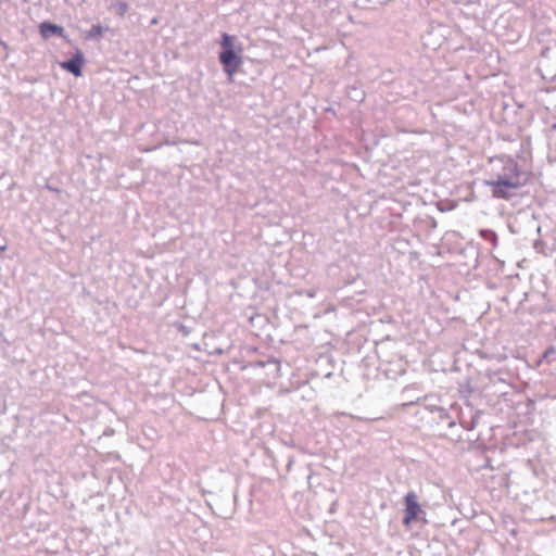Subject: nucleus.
<instances>
[{
  "mask_svg": "<svg viewBox=\"0 0 556 556\" xmlns=\"http://www.w3.org/2000/svg\"><path fill=\"white\" fill-rule=\"evenodd\" d=\"M404 518L403 525L406 528H409L414 521L422 520L426 521L425 516L426 513L421 508L418 496L414 492H408L404 497Z\"/></svg>",
  "mask_w": 556,
  "mask_h": 556,
  "instance_id": "1",
  "label": "nucleus"
},
{
  "mask_svg": "<svg viewBox=\"0 0 556 556\" xmlns=\"http://www.w3.org/2000/svg\"><path fill=\"white\" fill-rule=\"evenodd\" d=\"M486 185L492 188V195L497 199L508 200L513 195V190H517L523 186V182H518L516 178L511 180H496L486 181Z\"/></svg>",
  "mask_w": 556,
  "mask_h": 556,
  "instance_id": "2",
  "label": "nucleus"
},
{
  "mask_svg": "<svg viewBox=\"0 0 556 556\" xmlns=\"http://www.w3.org/2000/svg\"><path fill=\"white\" fill-rule=\"evenodd\" d=\"M219 61L229 75L235 74L241 65V56L237 54L235 49L223 50L219 54Z\"/></svg>",
  "mask_w": 556,
  "mask_h": 556,
  "instance_id": "3",
  "label": "nucleus"
},
{
  "mask_svg": "<svg viewBox=\"0 0 556 556\" xmlns=\"http://www.w3.org/2000/svg\"><path fill=\"white\" fill-rule=\"evenodd\" d=\"M503 180H511L516 178L518 182H523V186L527 182V179L523 178L519 165L516 161L509 159L504 163L503 166V175L498 176Z\"/></svg>",
  "mask_w": 556,
  "mask_h": 556,
  "instance_id": "4",
  "label": "nucleus"
},
{
  "mask_svg": "<svg viewBox=\"0 0 556 556\" xmlns=\"http://www.w3.org/2000/svg\"><path fill=\"white\" fill-rule=\"evenodd\" d=\"M84 53L80 50H78L74 58L61 63V67L72 73L76 77H79L81 75V66L84 64Z\"/></svg>",
  "mask_w": 556,
  "mask_h": 556,
  "instance_id": "5",
  "label": "nucleus"
},
{
  "mask_svg": "<svg viewBox=\"0 0 556 556\" xmlns=\"http://www.w3.org/2000/svg\"><path fill=\"white\" fill-rule=\"evenodd\" d=\"M40 34L45 39L50 38L51 36L55 35L59 37H64V29L63 27L52 24V23H41L39 26Z\"/></svg>",
  "mask_w": 556,
  "mask_h": 556,
  "instance_id": "6",
  "label": "nucleus"
},
{
  "mask_svg": "<svg viewBox=\"0 0 556 556\" xmlns=\"http://www.w3.org/2000/svg\"><path fill=\"white\" fill-rule=\"evenodd\" d=\"M104 28L100 25H93L87 33L86 38L97 39L102 36Z\"/></svg>",
  "mask_w": 556,
  "mask_h": 556,
  "instance_id": "7",
  "label": "nucleus"
},
{
  "mask_svg": "<svg viewBox=\"0 0 556 556\" xmlns=\"http://www.w3.org/2000/svg\"><path fill=\"white\" fill-rule=\"evenodd\" d=\"M236 40V37L230 36L228 34H223L220 46L226 49H235L233 41Z\"/></svg>",
  "mask_w": 556,
  "mask_h": 556,
  "instance_id": "8",
  "label": "nucleus"
},
{
  "mask_svg": "<svg viewBox=\"0 0 556 556\" xmlns=\"http://www.w3.org/2000/svg\"><path fill=\"white\" fill-rule=\"evenodd\" d=\"M117 9H118V14L119 15H124L125 12L128 10V5L126 2H123V1H119L117 4H116Z\"/></svg>",
  "mask_w": 556,
  "mask_h": 556,
  "instance_id": "9",
  "label": "nucleus"
},
{
  "mask_svg": "<svg viewBox=\"0 0 556 556\" xmlns=\"http://www.w3.org/2000/svg\"><path fill=\"white\" fill-rule=\"evenodd\" d=\"M553 353H554V349H553V348H551V349H548V350H546V351H545V353H544V357H547L548 355H551V354H553Z\"/></svg>",
  "mask_w": 556,
  "mask_h": 556,
  "instance_id": "10",
  "label": "nucleus"
},
{
  "mask_svg": "<svg viewBox=\"0 0 556 556\" xmlns=\"http://www.w3.org/2000/svg\"><path fill=\"white\" fill-rule=\"evenodd\" d=\"M47 189L50 190V191H56V189H54L53 187L47 185Z\"/></svg>",
  "mask_w": 556,
  "mask_h": 556,
  "instance_id": "11",
  "label": "nucleus"
}]
</instances>
